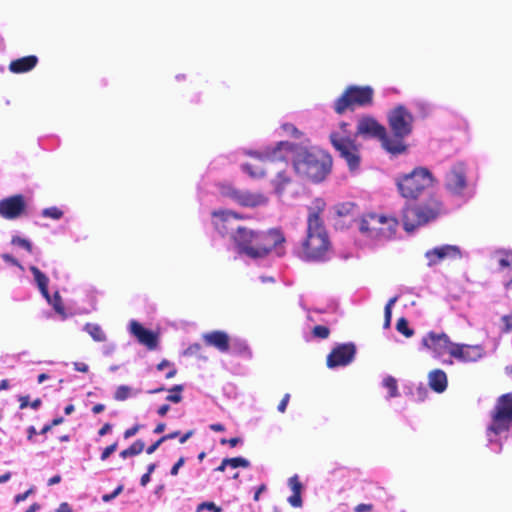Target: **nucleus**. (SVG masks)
I'll return each mask as SVG.
<instances>
[{
	"label": "nucleus",
	"instance_id": "f257e3e1",
	"mask_svg": "<svg viewBox=\"0 0 512 512\" xmlns=\"http://www.w3.org/2000/svg\"><path fill=\"white\" fill-rule=\"evenodd\" d=\"M231 238L238 252L252 259L266 257L276 246L285 242L284 235L277 229L255 231L244 226H237Z\"/></svg>",
	"mask_w": 512,
	"mask_h": 512
},
{
	"label": "nucleus",
	"instance_id": "f03ea898",
	"mask_svg": "<svg viewBox=\"0 0 512 512\" xmlns=\"http://www.w3.org/2000/svg\"><path fill=\"white\" fill-rule=\"evenodd\" d=\"M315 206L309 209L307 218V236L302 243L303 258L308 261H322L328 253L331 243L320 217L325 202L322 199L314 201Z\"/></svg>",
	"mask_w": 512,
	"mask_h": 512
},
{
	"label": "nucleus",
	"instance_id": "7ed1b4c3",
	"mask_svg": "<svg viewBox=\"0 0 512 512\" xmlns=\"http://www.w3.org/2000/svg\"><path fill=\"white\" fill-rule=\"evenodd\" d=\"M292 164L299 177L312 183H320L331 173L333 159L325 150L306 147L293 156Z\"/></svg>",
	"mask_w": 512,
	"mask_h": 512
},
{
	"label": "nucleus",
	"instance_id": "20e7f679",
	"mask_svg": "<svg viewBox=\"0 0 512 512\" xmlns=\"http://www.w3.org/2000/svg\"><path fill=\"white\" fill-rule=\"evenodd\" d=\"M413 122V115L403 105H398L389 112L388 124L392 135L388 136V140H386L388 153L399 155L407 151L408 146L404 139L411 134Z\"/></svg>",
	"mask_w": 512,
	"mask_h": 512
},
{
	"label": "nucleus",
	"instance_id": "39448f33",
	"mask_svg": "<svg viewBox=\"0 0 512 512\" xmlns=\"http://www.w3.org/2000/svg\"><path fill=\"white\" fill-rule=\"evenodd\" d=\"M442 212L443 203L436 195H430L419 203L407 204L402 211L403 228L407 232H413L437 219Z\"/></svg>",
	"mask_w": 512,
	"mask_h": 512
},
{
	"label": "nucleus",
	"instance_id": "423d86ee",
	"mask_svg": "<svg viewBox=\"0 0 512 512\" xmlns=\"http://www.w3.org/2000/svg\"><path fill=\"white\" fill-rule=\"evenodd\" d=\"M434 183L432 173L425 167H416L411 172L399 175L396 186L399 194L408 200H416Z\"/></svg>",
	"mask_w": 512,
	"mask_h": 512
},
{
	"label": "nucleus",
	"instance_id": "0eeeda50",
	"mask_svg": "<svg viewBox=\"0 0 512 512\" xmlns=\"http://www.w3.org/2000/svg\"><path fill=\"white\" fill-rule=\"evenodd\" d=\"M329 139L334 149L346 161L349 169H358L361 160L359 147L356 144L355 138L351 137L349 124L341 122L339 124V131L331 132Z\"/></svg>",
	"mask_w": 512,
	"mask_h": 512
},
{
	"label": "nucleus",
	"instance_id": "6e6552de",
	"mask_svg": "<svg viewBox=\"0 0 512 512\" xmlns=\"http://www.w3.org/2000/svg\"><path fill=\"white\" fill-rule=\"evenodd\" d=\"M374 90L370 86H348L334 101L333 109L336 114L342 115L346 111H353L355 107H365L373 104Z\"/></svg>",
	"mask_w": 512,
	"mask_h": 512
},
{
	"label": "nucleus",
	"instance_id": "1a4fd4ad",
	"mask_svg": "<svg viewBox=\"0 0 512 512\" xmlns=\"http://www.w3.org/2000/svg\"><path fill=\"white\" fill-rule=\"evenodd\" d=\"M306 149L298 144L289 141H280L275 146L266 147L261 151L248 150L246 155L257 159L263 160L267 168H275V166L288 167V162L282 152L293 153L294 156L301 150Z\"/></svg>",
	"mask_w": 512,
	"mask_h": 512
},
{
	"label": "nucleus",
	"instance_id": "9d476101",
	"mask_svg": "<svg viewBox=\"0 0 512 512\" xmlns=\"http://www.w3.org/2000/svg\"><path fill=\"white\" fill-rule=\"evenodd\" d=\"M397 220L382 214L369 213L360 220V232L370 238H391L396 230Z\"/></svg>",
	"mask_w": 512,
	"mask_h": 512
},
{
	"label": "nucleus",
	"instance_id": "9b49d317",
	"mask_svg": "<svg viewBox=\"0 0 512 512\" xmlns=\"http://www.w3.org/2000/svg\"><path fill=\"white\" fill-rule=\"evenodd\" d=\"M491 422L487 427V433L500 435L512 428V392L502 394L496 400L495 406L490 412Z\"/></svg>",
	"mask_w": 512,
	"mask_h": 512
},
{
	"label": "nucleus",
	"instance_id": "f8f14e48",
	"mask_svg": "<svg viewBox=\"0 0 512 512\" xmlns=\"http://www.w3.org/2000/svg\"><path fill=\"white\" fill-rule=\"evenodd\" d=\"M444 186L453 195H463L468 187L467 166L464 162L454 163L444 178Z\"/></svg>",
	"mask_w": 512,
	"mask_h": 512
},
{
	"label": "nucleus",
	"instance_id": "ddd939ff",
	"mask_svg": "<svg viewBox=\"0 0 512 512\" xmlns=\"http://www.w3.org/2000/svg\"><path fill=\"white\" fill-rule=\"evenodd\" d=\"M376 138L382 147L388 152V135L386 128L372 116H363L358 120L355 137Z\"/></svg>",
	"mask_w": 512,
	"mask_h": 512
},
{
	"label": "nucleus",
	"instance_id": "4468645a",
	"mask_svg": "<svg viewBox=\"0 0 512 512\" xmlns=\"http://www.w3.org/2000/svg\"><path fill=\"white\" fill-rule=\"evenodd\" d=\"M225 195L244 207H258L266 205L268 198L262 193H253L247 190H240L234 187H228Z\"/></svg>",
	"mask_w": 512,
	"mask_h": 512
},
{
	"label": "nucleus",
	"instance_id": "2eb2a0df",
	"mask_svg": "<svg viewBox=\"0 0 512 512\" xmlns=\"http://www.w3.org/2000/svg\"><path fill=\"white\" fill-rule=\"evenodd\" d=\"M356 354V346L353 343H344L336 346L327 356V366L335 368L350 364Z\"/></svg>",
	"mask_w": 512,
	"mask_h": 512
},
{
	"label": "nucleus",
	"instance_id": "dca6fc26",
	"mask_svg": "<svg viewBox=\"0 0 512 512\" xmlns=\"http://www.w3.org/2000/svg\"><path fill=\"white\" fill-rule=\"evenodd\" d=\"M422 344L427 349L433 351L437 356H442L446 353L451 355L455 343H452L445 333L429 332L423 339Z\"/></svg>",
	"mask_w": 512,
	"mask_h": 512
},
{
	"label": "nucleus",
	"instance_id": "f3484780",
	"mask_svg": "<svg viewBox=\"0 0 512 512\" xmlns=\"http://www.w3.org/2000/svg\"><path fill=\"white\" fill-rule=\"evenodd\" d=\"M214 228L222 235H228L236 230L234 221L243 217L230 210H215L212 212Z\"/></svg>",
	"mask_w": 512,
	"mask_h": 512
},
{
	"label": "nucleus",
	"instance_id": "a211bd4d",
	"mask_svg": "<svg viewBox=\"0 0 512 512\" xmlns=\"http://www.w3.org/2000/svg\"><path fill=\"white\" fill-rule=\"evenodd\" d=\"M26 208L23 195L17 194L0 200V215L6 219L18 218Z\"/></svg>",
	"mask_w": 512,
	"mask_h": 512
},
{
	"label": "nucleus",
	"instance_id": "6ab92c4d",
	"mask_svg": "<svg viewBox=\"0 0 512 512\" xmlns=\"http://www.w3.org/2000/svg\"><path fill=\"white\" fill-rule=\"evenodd\" d=\"M428 266H435L446 259H457L461 257L460 248L456 245H442L428 250L425 253Z\"/></svg>",
	"mask_w": 512,
	"mask_h": 512
},
{
	"label": "nucleus",
	"instance_id": "aec40b11",
	"mask_svg": "<svg viewBox=\"0 0 512 512\" xmlns=\"http://www.w3.org/2000/svg\"><path fill=\"white\" fill-rule=\"evenodd\" d=\"M130 333L136 337L138 342L149 350H155L158 347V335L153 331L146 329L139 322L132 320L129 325Z\"/></svg>",
	"mask_w": 512,
	"mask_h": 512
},
{
	"label": "nucleus",
	"instance_id": "412c9836",
	"mask_svg": "<svg viewBox=\"0 0 512 512\" xmlns=\"http://www.w3.org/2000/svg\"><path fill=\"white\" fill-rule=\"evenodd\" d=\"M485 351L482 345L456 344L451 351V356L463 362H475L481 359Z\"/></svg>",
	"mask_w": 512,
	"mask_h": 512
},
{
	"label": "nucleus",
	"instance_id": "4be33fe9",
	"mask_svg": "<svg viewBox=\"0 0 512 512\" xmlns=\"http://www.w3.org/2000/svg\"><path fill=\"white\" fill-rule=\"evenodd\" d=\"M202 338L207 346H212L222 353H226L230 350V338L224 331H211L205 333Z\"/></svg>",
	"mask_w": 512,
	"mask_h": 512
},
{
	"label": "nucleus",
	"instance_id": "5701e85b",
	"mask_svg": "<svg viewBox=\"0 0 512 512\" xmlns=\"http://www.w3.org/2000/svg\"><path fill=\"white\" fill-rule=\"evenodd\" d=\"M36 55H28L12 60L9 64V71L14 74H22L32 71L38 64Z\"/></svg>",
	"mask_w": 512,
	"mask_h": 512
},
{
	"label": "nucleus",
	"instance_id": "b1692460",
	"mask_svg": "<svg viewBox=\"0 0 512 512\" xmlns=\"http://www.w3.org/2000/svg\"><path fill=\"white\" fill-rule=\"evenodd\" d=\"M288 167L275 166V171L271 174H275V178L272 179V185L277 194L281 195L288 185L292 183V179L287 173Z\"/></svg>",
	"mask_w": 512,
	"mask_h": 512
},
{
	"label": "nucleus",
	"instance_id": "393cba45",
	"mask_svg": "<svg viewBox=\"0 0 512 512\" xmlns=\"http://www.w3.org/2000/svg\"><path fill=\"white\" fill-rule=\"evenodd\" d=\"M288 484L290 489L292 490V495L288 497L287 501L289 504L294 508H300L303 505L302 501V490L303 485L299 480V477L297 475H294L289 478Z\"/></svg>",
	"mask_w": 512,
	"mask_h": 512
},
{
	"label": "nucleus",
	"instance_id": "a878e982",
	"mask_svg": "<svg viewBox=\"0 0 512 512\" xmlns=\"http://www.w3.org/2000/svg\"><path fill=\"white\" fill-rule=\"evenodd\" d=\"M429 386L437 393H442L448 385L447 375L441 369L432 370L428 375Z\"/></svg>",
	"mask_w": 512,
	"mask_h": 512
},
{
	"label": "nucleus",
	"instance_id": "bb28decb",
	"mask_svg": "<svg viewBox=\"0 0 512 512\" xmlns=\"http://www.w3.org/2000/svg\"><path fill=\"white\" fill-rule=\"evenodd\" d=\"M258 161L260 162V165H253L249 163L243 164V171H245L252 178H262L270 175L275 171V168H267V165L263 160Z\"/></svg>",
	"mask_w": 512,
	"mask_h": 512
},
{
	"label": "nucleus",
	"instance_id": "cd10ccee",
	"mask_svg": "<svg viewBox=\"0 0 512 512\" xmlns=\"http://www.w3.org/2000/svg\"><path fill=\"white\" fill-rule=\"evenodd\" d=\"M30 271L31 273L33 274L34 276V280L41 292V294L49 300L50 298V295H49V290H48V284H49V279L48 277L39 270L38 267L36 266H30Z\"/></svg>",
	"mask_w": 512,
	"mask_h": 512
},
{
	"label": "nucleus",
	"instance_id": "c85d7f7f",
	"mask_svg": "<svg viewBox=\"0 0 512 512\" xmlns=\"http://www.w3.org/2000/svg\"><path fill=\"white\" fill-rule=\"evenodd\" d=\"M493 259L497 262L498 269L504 271L512 268V251L511 250H497Z\"/></svg>",
	"mask_w": 512,
	"mask_h": 512
},
{
	"label": "nucleus",
	"instance_id": "c756f323",
	"mask_svg": "<svg viewBox=\"0 0 512 512\" xmlns=\"http://www.w3.org/2000/svg\"><path fill=\"white\" fill-rule=\"evenodd\" d=\"M84 330L93 338L94 341L104 342L106 341V334L100 325L94 323H87Z\"/></svg>",
	"mask_w": 512,
	"mask_h": 512
},
{
	"label": "nucleus",
	"instance_id": "7c9ffc66",
	"mask_svg": "<svg viewBox=\"0 0 512 512\" xmlns=\"http://www.w3.org/2000/svg\"><path fill=\"white\" fill-rule=\"evenodd\" d=\"M383 386L388 389L390 398H394L399 395L397 380L393 376L385 377L383 380Z\"/></svg>",
	"mask_w": 512,
	"mask_h": 512
},
{
	"label": "nucleus",
	"instance_id": "2f4dec72",
	"mask_svg": "<svg viewBox=\"0 0 512 512\" xmlns=\"http://www.w3.org/2000/svg\"><path fill=\"white\" fill-rule=\"evenodd\" d=\"M355 208H356V205L354 203L345 202V203L336 205L335 211L339 217H344V216L352 215Z\"/></svg>",
	"mask_w": 512,
	"mask_h": 512
},
{
	"label": "nucleus",
	"instance_id": "473e14b6",
	"mask_svg": "<svg viewBox=\"0 0 512 512\" xmlns=\"http://www.w3.org/2000/svg\"><path fill=\"white\" fill-rule=\"evenodd\" d=\"M281 129L283 130V132L294 138V139H300L303 137V132L300 131L294 124L292 123H284L281 125Z\"/></svg>",
	"mask_w": 512,
	"mask_h": 512
},
{
	"label": "nucleus",
	"instance_id": "72a5a7b5",
	"mask_svg": "<svg viewBox=\"0 0 512 512\" xmlns=\"http://www.w3.org/2000/svg\"><path fill=\"white\" fill-rule=\"evenodd\" d=\"M396 329L407 338H410L414 335V330L409 328L408 321L404 317H401L397 320Z\"/></svg>",
	"mask_w": 512,
	"mask_h": 512
},
{
	"label": "nucleus",
	"instance_id": "f704fd0d",
	"mask_svg": "<svg viewBox=\"0 0 512 512\" xmlns=\"http://www.w3.org/2000/svg\"><path fill=\"white\" fill-rule=\"evenodd\" d=\"M224 464H228L232 468H248L250 466V462L243 457L225 458Z\"/></svg>",
	"mask_w": 512,
	"mask_h": 512
},
{
	"label": "nucleus",
	"instance_id": "c9c22d12",
	"mask_svg": "<svg viewBox=\"0 0 512 512\" xmlns=\"http://www.w3.org/2000/svg\"><path fill=\"white\" fill-rule=\"evenodd\" d=\"M184 387L183 385H175L169 391L171 394H169L166 397L167 401L173 402V403H179L182 401V395L181 392L183 391Z\"/></svg>",
	"mask_w": 512,
	"mask_h": 512
},
{
	"label": "nucleus",
	"instance_id": "e433bc0d",
	"mask_svg": "<svg viewBox=\"0 0 512 512\" xmlns=\"http://www.w3.org/2000/svg\"><path fill=\"white\" fill-rule=\"evenodd\" d=\"M19 403H20V409H25L28 406H30L32 409L36 410L41 406L42 401L40 398H37L34 401L30 402L29 396L25 395V396L19 397Z\"/></svg>",
	"mask_w": 512,
	"mask_h": 512
},
{
	"label": "nucleus",
	"instance_id": "4c0bfd02",
	"mask_svg": "<svg viewBox=\"0 0 512 512\" xmlns=\"http://www.w3.org/2000/svg\"><path fill=\"white\" fill-rule=\"evenodd\" d=\"M398 297L394 296L388 300V302L385 305L384 308V316H385V327H389L391 323V317H392V307L397 302Z\"/></svg>",
	"mask_w": 512,
	"mask_h": 512
},
{
	"label": "nucleus",
	"instance_id": "58836bf2",
	"mask_svg": "<svg viewBox=\"0 0 512 512\" xmlns=\"http://www.w3.org/2000/svg\"><path fill=\"white\" fill-rule=\"evenodd\" d=\"M42 216L47 218H52L54 220H59L63 216V211L58 207L52 206L45 208L42 211Z\"/></svg>",
	"mask_w": 512,
	"mask_h": 512
},
{
	"label": "nucleus",
	"instance_id": "ea45409f",
	"mask_svg": "<svg viewBox=\"0 0 512 512\" xmlns=\"http://www.w3.org/2000/svg\"><path fill=\"white\" fill-rule=\"evenodd\" d=\"M501 328L500 331L503 334H509L512 332V311L501 317Z\"/></svg>",
	"mask_w": 512,
	"mask_h": 512
},
{
	"label": "nucleus",
	"instance_id": "a19ab883",
	"mask_svg": "<svg viewBox=\"0 0 512 512\" xmlns=\"http://www.w3.org/2000/svg\"><path fill=\"white\" fill-rule=\"evenodd\" d=\"M11 243L15 246L25 249L28 253H32V244L28 239L20 236L12 237Z\"/></svg>",
	"mask_w": 512,
	"mask_h": 512
},
{
	"label": "nucleus",
	"instance_id": "79ce46f5",
	"mask_svg": "<svg viewBox=\"0 0 512 512\" xmlns=\"http://www.w3.org/2000/svg\"><path fill=\"white\" fill-rule=\"evenodd\" d=\"M130 393L131 388L129 386L121 385L116 389L114 399L117 401H124L130 396Z\"/></svg>",
	"mask_w": 512,
	"mask_h": 512
},
{
	"label": "nucleus",
	"instance_id": "37998d69",
	"mask_svg": "<svg viewBox=\"0 0 512 512\" xmlns=\"http://www.w3.org/2000/svg\"><path fill=\"white\" fill-rule=\"evenodd\" d=\"M312 334L316 338L326 339L330 335V330L327 326L316 325V326H314V328L312 330Z\"/></svg>",
	"mask_w": 512,
	"mask_h": 512
},
{
	"label": "nucleus",
	"instance_id": "c03bdc74",
	"mask_svg": "<svg viewBox=\"0 0 512 512\" xmlns=\"http://www.w3.org/2000/svg\"><path fill=\"white\" fill-rule=\"evenodd\" d=\"M144 448L145 443L141 439L136 440L128 447L131 456L139 455Z\"/></svg>",
	"mask_w": 512,
	"mask_h": 512
},
{
	"label": "nucleus",
	"instance_id": "a18cd8bd",
	"mask_svg": "<svg viewBox=\"0 0 512 512\" xmlns=\"http://www.w3.org/2000/svg\"><path fill=\"white\" fill-rule=\"evenodd\" d=\"M204 509L212 512H221V508L216 506L214 502H202L197 506L196 511L201 512Z\"/></svg>",
	"mask_w": 512,
	"mask_h": 512
},
{
	"label": "nucleus",
	"instance_id": "49530a36",
	"mask_svg": "<svg viewBox=\"0 0 512 512\" xmlns=\"http://www.w3.org/2000/svg\"><path fill=\"white\" fill-rule=\"evenodd\" d=\"M118 443L114 442L111 445L107 446L101 453L100 459L101 461L107 460L112 453L117 450Z\"/></svg>",
	"mask_w": 512,
	"mask_h": 512
},
{
	"label": "nucleus",
	"instance_id": "de8ad7c7",
	"mask_svg": "<svg viewBox=\"0 0 512 512\" xmlns=\"http://www.w3.org/2000/svg\"><path fill=\"white\" fill-rule=\"evenodd\" d=\"M123 491V485H119L112 493L104 494L102 496V500L104 502H109L112 499L116 498Z\"/></svg>",
	"mask_w": 512,
	"mask_h": 512
},
{
	"label": "nucleus",
	"instance_id": "09e8293b",
	"mask_svg": "<svg viewBox=\"0 0 512 512\" xmlns=\"http://www.w3.org/2000/svg\"><path fill=\"white\" fill-rule=\"evenodd\" d=\"M289 400H290V394L289 393H286L283 398L281 399L280 403L278 404V411L280 413H284L286 411V408H287V405L289 403Z\"/></svg>",
	"mask_w": 512,
	"mask_h": 512
},
{
	"label": "nucleus",
	"instance_id": "8fccbe9b",
	"mask_svg": "<svg viewBox=\"0 0 512 512\" xmlns=\"http://www.w3.org/2000/svg\"><path fill=\"white\" fill-rule=\"evenodd\" d=\"M2 259L7 263L19 267L21 270L24 269L23 266L19 263V261L10 254H3Z\"/></svg>",
	"mask_w": 512,
	"mask_h": 512
},
{
	"label": "nucleus",
	"instance_id": "3c124183",
	"mask_svg": "<svg viewBox=\"0 0 512 512\" xmlns=\"http://www.w3.org/2000/svg\"><path fill=\"white\" fill-rule=\"evenodd\" d=\"M184 463H185V458L180 457L178 459V461L172 466V468L170 470V474L172 476H176L178 474L179 469L184 465Z\"/></svg>",
	"mask_w": 512,
	"mask_h": 512
},
{
	"label": "nucleus",
	"instance_id": "603ef678",
	"mask_svg": "<svg viewBox=\"0 0 512 512\" xmlns=\"http://www.w3.org/2000/svg\"><path fill=\"white\" fill-rule=\"evenodd\" d=\"M140 428H141V425L135 424L131 428L126 429L124 432V438L128 439V438L134 436L140 430Z\"/></svg>",
	"mask_w": 512,
	"mask_h": 512
},
{
	"label": "nucleus",
	"instance_id": "864d4df0",
	"mask_svg": "<svg viewBox=\"0 0 512 512\" xmlns=\"http://www.w3.org/2000/svg\"><path fill=\"white\" fill-rule=\"evenodd\" d=\"M374 506L372 504H358L355 506L354 511L355 512H371L373 510Z\"/></svg>",
	"mask_w": 512,
	"mask_h": 512
},
{
	"label": "nucleus",
	"instance_id": "5fc2aeb1",
	"mask_svg": "<svg viewBox=\"0 0 512 512\" xmlns=\"http://www.w3.org/2000/svg\"><path fill=\"white\" fill-rule=\"evenodd\" d=\"M163 442L164 440H162V437H160L157 441H155L146 449V453L153 454Z\"/></svg>",
	"mask_w": 512,
	"mask_h": 512
},
{
	"label": "nucleus",
	"instance_id": "6e6d98bb",
	"mask_svg": "<svg viewBox=\"0 0 512 512\" xmlns=\"http://www.w3.org/2000/svg\"><path fill=\"white\" fill-rule=\"evenodd\" d=\"M232 348H233V350L237 351L238 353H243V352L248 351V346L242 342L233 343Z\"/></svg>",
	"mask_w": 512,
	"mask_h": 512
},
{
	"label": "nucleus",
	"instance_id": "4d7b16f0",
	"mask_svg": "<svg viewBox=\"0 0 512 512\" xmlns=\"http://www.w3.org/2000/svg\"><path fill=\"white\" fill-rule=\"evenodd\" d=\"M73 366H74V369L76 371H79V372H82V373H87L88 370H89L88 365L86 363H83V362H74Z\"/></svg>",
	"mask_w": 512,
	"mask_h": 512
},
{
	"label": "nucleus",
	"instance_id": "13d9d810",
	"mask_svg": "<svg viewBox=\"0 0 512 512\" xmlns=\"http://www.w3.org/2000/svg\"><path fill=\"white\" fill-rule=\"evenodd\" d=\"M200 350H201V345L199 343H194L187 348L186 353L194 354V353L199 352Z\"/></svg>",
	"mask_w": 512,
	"mask_h": 512
},
{
	"label": "nucleus",
	"instance_id": "bf43d9fd",
	"mask_svg": "<svg viewBox=\"0 0 512 512\" xmlns=\"http://www.w3.org/2000/svg\"><path fill=\"white\" fill-rule=\"evenodd\" d=\"M112 429V425L110 423H105L98 431L99 436L106 435Z\"/></svg>",
	"mask_w": 512,
	"mask_h": 512
},
{
	"label": "nucleus",
	"instance_id": "052dcab7",
	"mask_svg": "<svg viewBox=\"0 0 512 512\" xmlns=\"http://www.w3.org/2000/svg\"><path fill=\"white\" fill-rule=\"evenodd\" d=\"M71 511H72L71 507L67 502H62L56 510V512H71Z\"/></svg>",
	"mask_w": 512,
	"mask_h": 512
},
{
	"label": "nucleus",
	"instance_id": "680f3d73",
	"mask_svg": "<svg viewBox=\"0 0 512 512\" xmlns=\"http://www.w3.org/2000/svg\"><path fill=\"white\" fill-rule=\"evenodd\" d=\"M265 490H266V485L265 484H261L257 488V490H256V492L254 494V497H253L254 501H259L261 493L264 492Z\"/></svg>",
	"mask_w": 512,
	"mask_h": 512
},
{
	"label": "nucleus",
	"instance_id": "e2e57ef3",
	"mask_svg": "<svg viewBox=\"0 0 512 512\" xmlns=\"http://www.w3.org/2000/svg\"><path fill=\"white\" fill-rule=\"evenodd\" d=\"M174 365L169 362L168 360L166 359H163L158 365H157V369L158 370H163L164 368H171L173 367Z\"/></svg>",
	"mask_w": 512,
	"mask_h": 512
},
{
	"label": "nucleus",
	"instance_id": "0e129e2a",
	"mask_svg": "<svg viewBox=\"0 0 512 512\" xmlns=\"http://www.w3.org/2000/svg\"><path fill=\"white\" fill-rule=\"evenodd\" d=\"M209 428L212 430V431H215V432H223L225 431V427L223 424L221 423H213L209 426Z\"/></svg>",
	"mask_w": 512,
	"mask_h": 512
},
{
	"label": "nucleus",
	"instance_id": "69168bd1",
	"mask_svg": "<svg viewBox=\"0 0 512 512\" xmlns=\"http://www.w3.org/2000/svg\"><path fill=\"white\" fill-rule=\"evenodd\" d=\"M30 493H31V490H28V491H26V492H24V493H21V494H17V495L15 496V502H16V503H20V502H22V501L26 500V498L28 497V495H29Z\"/></svg>",
	"mask_w": 512,
	"mask_h": 512
},
{
	"label": "nucleus",
	"instance_id": "338daca9",
	"mask_svg": "<svg viewBox=\"0 0 512 512\" xmlns=\"http://www.w3.org/2000/svg\"><path fill=\"white\" fill-rule=\"evenodd\" d=\"M169 409H170V406H169L168 404H163V405H161V406L158 408L157 413H158V415H160V416H162V417H163V416H165V415L167 414V412L169 411Z\"/></svg>",
	"mask_w": 512,
	"mask_h": 512
},
{
	"label": "nucleus",
	"instance_id": "774afa93",
	"mask_svg": "<svg viewBox=\"0 0 512 512\" xmlns=\"http://www.w3.org/2000/svg\"><path fill=\"white\" fill-rule=\"evenodd\" d=\"M105 410V405L104 404H101V403H98V404H95L93 407H92V412L94 414H99L101 412H103Z\"/></svg>",
	"mask_w": 512,
	"mask_h": 512
}]
</instances>
